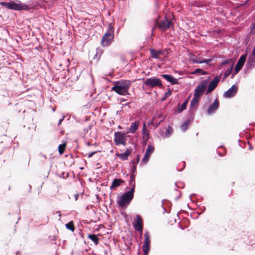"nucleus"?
I'll list each match as a JSON object with an SVG mask.
<instances>
[{
  "mask_svg": "<svg viewBox=\"0 0 255 255\" xmlns=\"http://www.w3.org/2000/svg\"><path fill=\"white\" fill-rule=\"evenodd\" d=\"M129 104V103H126L124 105V106L128 105Z\"/></svg>",
  "mask_w": 255,
  "mask_h": 255,
  "instance_id": "53",
  "label": "nucleus"
},
{
  "mask_svg": "<svg viewBox=\"0 0 255 255\" xmlns=\"http://www.w3.org/2000/svg\"><path fill=\"white\" fill-rule=\"evenodd\" d=\"M175 190H176V191H178V190L175 189ZM179 195L178 196H177V197L176 198V200H178V199H179V198H180V197H181V192H180V191H179Z\"/></svg>",
  "mask_w": 255,
  "mask_h": 255,
  "instance_id": "45",
  "label": "nucleus"
},
{
  "mask_svg": "<svg viewBox=\"0 0 255 255\" xmlns=\"http://www.w3.org/2000/svg\"><path fill=\"white\" fill-rule=\"evenodd\" d=\"M172 94V92L170 89H168V91L166 92L164 94L165 98H168Z\"/></svg>",
  "mask_w": 255,
  "mask_h": 255,
  "instance_id": "40",
  "label": "nucleus"
},
{
  "mask_svg": "<svg viewBox=\"0 0 255 255\" xmlns=\"http://www.w3.org/2000/svg\"><path fill=\"white\" fill-rule=\"evenodd\" d=\"M187 104L188 100H185L181 106L178 105V110L179 111V113L182 112L186 109Z\"/></svg>",
  "mask_w": 255,
  "mask_h": 255,
  "instance_id": "27",
  "label": "nucleus"
},
{
  "mask_svg": "<svg viewBox=\"0 0 255 255\" xmlns=\"http://www.w3.org/2000/svg\"><path fill=\"white\" fill-rule=\"evenodd\" d=\"M219 155L220 156H223V154H222L221 153H219Z\"/></svg>",
  "mask_w": 255,
  "mask_h": 255,
  "instance_id": "52",
  "label": "nucleus"
},
{
  "mask_svg": "<svg viewBox=\"0 0 255 255\" xmlns=\"http://www.w3.org/2000/svg\"><path fill=\"white\" fill-rule=\"evenodd\" d=\"M130 85V82L129 81L121 80L116 82L112 89L120 95H126L128 94V89Z\"/></svg>",
  "mask_w": 255,
  "mask_h": 255,
  "instance_id": "1",
  "label": "nucleus"
},
{
  "mask_svg": "<svg viewBox=\"0 0 255 255\" xmlns=\"http://www.w3.org/2000/svg\"><path fill=\"white\" fill-rule=\"evenodd\" d=\"M130 171L132 173V174L130 176H135L136 174V167L135 165H132L131 167Z\"/></svg>",
  "mask_w": 255,
  "mask_h": 255,
  "instance_id": "34",
  "label": "nucleus"
},
{
  "mask_svg": "<svg viewBox=\"0 0 255 255\" xmlns=\"http://www.w3.org/2000/svg\"><path fill=\"white\" fill-rule=\"evenodd\" d=\"M158 118H160V115H158Z\"/></svg>",
  "mask_w": 255,
  "mask_h": 255,
  "instance_id": "60",
  "label": "nucleus"
},
{
  "mask_svg": "<svg viewBox=\"0 0 255 255\" xmlns=\"http://www.w3.org/2000/svg\"><path fill=\"white\" fill-rule=\"evenodd\" d=\"M139 155H136V158L135 160L131 161V162L132 163V165H136V164L139 162Z\"/></svg>",
  "mask_w": 255,
  "mask_h": 255,
  "instance_id": "37",
  "label": "nucleus"
},
{
  "mask_svg": "<svg viewBox=\"0 0 255 255\" xmlns=\"http://www.w3.org/2000/svg\"><path fill=\"white\" fill-rule=\"evenodd\" d=\"M206 73H207V72L206 71H204L200 68H197L194 71H193L192 72V74H200L202 75H205V74H206Z\"/></svg>",
  "mask_w": 255,
  "mask_h": 255,
  "instance_id": "30",
  "label": "nucleus"
},
{
  "mask_svg": "<svg viewBox=\"0 0 255 255\" xmlns=\"http://www.w3.org/2000/svg\"><path fill=\"white\" fill-rule=\"evenodd\" d=\"M135 183V177L133 176H129V185Z\"/></svg>",
  "mask_w": 255,
  "mask_h": 255,
  "instance_id": "38",
  "label": "nucleus"
},
{
  "mask_svg": "<svg viewBox=\"0 0 255 255\" xmlns=\"http://www.w3.org/2000/svg\"><path fill=\"white\" fill-rule=\"evenodd\" d=\"M133 195L128 191L123 193L118 200L117 203L121 207H127L133 199Z\"/></svg>",
  "mask_w": 255,
  "mask_h": 255,
  "instance_id": "2",
  "label": "nucleus"
},
{
  "mask_svg": "<svg viewBox=\"0 0 255 255\" xmlns=\"http://www.w3.org/2000/svg\"><path fill=\"white\" fill-rule=\"evenodd\" d=\"M233 64H232L231 65V66H230V68L227 69V70H226V71L225 72V74H224V78H226L227 77H228L229 76V75L231 74V71H232V69H233Z\"/></svg>",
  "mask_w": 255,
  "mask_h": 255,
  "instance_id": "33",
  "label": "nucleus"
},
{
  "mask_svg": "<svg viewBox=\"0 0 255 255\" xmlns=\"http://www.w3.org/2000/svg\"><path fill=\"white\" fill-rule=\"evenodd\" d=\"M114 28H113V26L112 25V24L111 23H109L108 25L107 31L105 33V34H107V35L108 34V35H111L114 36Z\"/></svg>",
  "mask_w": 255,
  "mask_h": 255,
  "instance_id": "26",
  "label": "nucleus"
},
{
  "mask_svg": "<svg viewBox=\"0 0 255 255\" xmlns=\"http://www.w3.org/2000/svg\"><path fill=\"white\" fill-rule=\"evenodd\" d=\"M175 186H176L177 187L180 188V187L177 185V183H175Z\"/></svg>",
  "mask_w": 255,
  "mask_h": 255,
  "instance_id": "54",
  "label": "nucleus"
},
{
  "mask_svg": "<svg viewBox=\"0 0 255 255\" xmlns=\"http://www.w3.org/2000/svg\"><path fill=\"white\" fill-rule=\"evenodd\" d=\"M40 156H41V157H42L44 158L45 159H46V155H45L43 154H42V153H40Z\"/></svg>",
  "mask_w": 255,
  "mask_h": 255,
  "instance_id": "48",
  "label": "nucleus"
},
{
  "mask_svg": "<svg viewBox=\"0 0 255 255\" xmlns=\"http://www.w3.org/2000/svg\"><path fill=\"white\" fill-rule=\"evenodd\" d=\"M230 62H231V59H226L222 61V62L221 64V65L224 66V65H226L227 64L230 63Z\"/></svg>",
  "mask_w": 255,
  "mask_h": 255,
  "instance_id": "41",
  "label": "nucleus"
},
{
  "mask_svg": "<svg viewBox=\"0 0 255 255\" xmlns=\"http://www.w3.org/2000/svg\"><path fill=\"white\" fill-rule=\"evenodd\" d=\"M144 242L143 245V251L145 255H147L148 251H149L150 241L148 235V233L146 232L144 235Z\"/></svg>",
  "mask_w": 255,
  "mask_h": 255,
  "instance_id": "9",
  "label": "nucleus"
},
{
  "mask_svg": "<svg viewBox=\"0 0 255 255\" xmlns=\"http://www.w3.org/2000/svg\"><path fill=\"white\" fill-rule=\"evenodd\" d=\"M64 117H63L62 118L60 119L59 120V122H58V125H60L61 123V122L63 121L64 120Z\"/></svg>",
  "mask_w": 255,
  "mask_h": 255,
  "instance_id": "46",
  "label": "nucleus"
},
{
  "mask_svg": "<svg viewBox=\"0 0 255 255\" xmlns=\"http://www.w3.org/2000/svg\"><path fill=\"white\" fill-rule=\"evenodd\" d=\"M87 145H91V144H90L89 142H87Z\"/></svg>",
  "mask_w": 255,
  "mask_h": 255,
  "instance_id": "57",
  "label": "nucleus"
},
{
  "mask_svg": "<svg viewBox=\"0 0 255 255\" xmlns=\"http://www.w3.org/2000/svg\"><path fill=\"white\" fill-rule=\"evenodd\" d=\"M154 150V147L152 145L148 144L147 145L143 158L142 159V162L146 163L148 161L151 154L153 152Z\"/></svg>",
  "mask_w": 255,
  "mask_h": 255,
  "instance_id": "11",
  "label": "nucleus"
},
{
  "mask_svg": "<svg viewBox=\"0 0 255 255\" xmlns=\"http://www.w3.org/2000/svg\"><path fill=\"white\" fill-rule=\"evenodd\" d=\"M127 138L126 134L121 131L116 132L114 134V141L116 145H126Z\"/></svg>",
  "mask_w": 255,
  "mask_h": 255,
  "instance_id": "5",
  "label": "nucleus"
},
{
  "mask_svg": "<svg viewBox=\"0 0 255 255\" xmlns=\"http://www.w3.org/2000/svg\"><path fill=\"white\" fill-rule=\"evenodd\" d=\"M124 181L121 179H114L110 187L111 188L119 187L121 183H124Z\"/></svg>",
  "mask_w": 255,
  "mask_h": 255,
  "instance_id": "23",
  "label": "nucleus"
},
{
  "mask_svg": "<svg viewBox=\"0 0 255 255\" xmlns=\"http://www.w3.org/2000/svg\"><path fill=\"white\" fill-rule=\"evenodd\" d=\"M238 87L235 85H233L231 88L226 91L224 94V96L226 98H231L234 96L237 93Z\"/></svg>",
  "mask_w": 255,
  "mask_h": 255,
  "instance_id": "13",
  "label": "nucleus"
},
{
  "mask_svg": "<svg viewBox=\"0 0 255 255\" xmlns=\"http://www.w3.org/2000/svg\"><path fill=\"white\" fill-rule=\"evenodd\" d=\"M172 133H173V128L171 127L168 126V127L166 129V130L165 131L164 136L166 138H168L171 136V135L172 134Z\"/></svg>",
  "mask_w": 255,
  "mask_h": 255,
  "instance_id": "28",
  "label": "nucleus"
},
{
  "mask_svg": "<svg viewBox=\"0 0 255 255\" xmlns=\"http://www.w3.org/2000/svg\"><path fill=\"white\" fill-rule=\"evenodd\" d=\"M166 98H165V96H164V97L162 99V100H164Z\"/></svg>",
  "mask_w": 255,
  "mask_h": 255,
  "instance_id": "55",
  "label": "nucleus"
},
{
  "mask_svg": "<svg viewBox=\"0 0 255 255\" xmlns=\"http://www.w3.org/2000/svg\"><path fill=\"white\" fill-rule=\"evenodd\" d=\"M151 57L154 59H158L159 56L163 54L162 50H156L154 49H149Z\"/></svg>",
  "mask_w": 255,
  "mask_h": 255,
  "instance_id": "20",
  "label": "nucleus"
},
{
  "mask_svg": "<svg viewBox=\"0 0 255 255\" xmlns=\"http://www.w3.org/2000/svg\"><path fill=\"white\" fill-rule=\"evenodd\" d=\"M19 3H15L13 1L9 2V9L14 10H26L28 9V6L24 4H22L20 1Z\"/></svg>",
  "mask_w": 255,
  "mask_h": 255,
  "instance_id": "7",
  "label": "nucleus"
},
{
  "mask_svg": "<svg viewBox=\"0 0 255 255\" xmlns=\"http://www.w3.org/2000/svg\"><path fill=\"white\" fill-rule=\"evenodd\" d=\"M149 138V131L146 129V125L144 123L143 125V128L142 130V140H148Z\"/></svg>",
  "mask_w": 255,
  "mask_h": 255,
  "instance_id": "22",
  "label": "nucleus"
},
{
  "mask_svg": "<svg viewBox=\"0 0 255 255\" xmlns=\"http://www.w3.org/2000/svg\"><path fill=\"white\" fill-rule=\"evenodd\" d=\"M139 125V121H135L133 123H132L130 126V127L128 129V132L131 133H134L138 128V127Z\"/></svg>",
  "mask_w": 255,
  "mask_h": 255,
  "instance_id": "21",
  "label": "nucleus"
},
{
  "mask_svg": "<svg viewBox=\"0 0 255 255\" xmlns=\"http://www.w3.org/2000/svg\"><path fill=\"white\" fill-rule=\"evenodd\" d=\"M161 76L167 81L170 83L172 85L178 84V80L175 78L171 75L168 74H163Z\"/></svg>",
  "mask_w": 255,
  "mask_h": 255,
  "instance_id": "16",
  "label": "nucleus"
},
{
  "mask_svg": "<svg viewBox=\"0 0 255 255\" xmlns=\"http://www.w3.org/2000/svg\"><path fill=\"white\" fill-rule=\"evenodd\" d=\"M156 117H155V116L153 118V119L152 121L151 122V123H150V124H153V122H154V121L155 120V119H156Z\"/></svg>",
  "mask_w": 255,
  "mask_h": 255,
  "instance_id": "50",
  "label": "nucleus"
},
{
  "mask_svg": "<svg viewBox=\"0 0 255 255\" xmlns=\"http://www.w3.org/2000/svg\"><path fill=\"white\" fill-rule=\"evenodd\" d=\"M143 84L146 86L151 88H153L156 86H158L159 88H162L163 86L160 79L155 77L147 78L143 81Z\"/></svg>",
  "mask_w": 255,
  "mask_h": 255,
  "instance_id": "3",
  "label": "nucleus"
},
{
  "mask_svg": "<svg viewBox=\"0 0 255 255\" xmlns=\"http://www.w3.org/2000/svg\"><path fill=\"white\" fill-rule=\"evenodd\" d=\"M65 146H66L65 143L61 144L59 145L58 151L60 155H62L64 153V151L65 148Z\"/></svg>",
  "mask_w": 255,
  "mask_h": 255,
  "instance_id": "32",
  "label": "nucleus"
},
{
  "mask_svg": "<svg viewBox=\"0 0 255 255\" xmlns=\"http://www.w3.org/2000/svg\"><path fill=\"white\" fill-rule=\"evenodd\" d=\"M190 123V120L187 119L185 122L182 123L180 126V129L183 132H185L188 129V126Z\"/></svg>",
  "mask_w": 255,
  "mask_h": 255,
  "instance_id": "24",
  "label": "nucleus"
},
{
  "mask_svg": "<svg viewBox=\"0 0 255 255\" xmlns=\"http://www.w3.org/2000/svg\"><path fill=\"white\" fill-rule=\"evenodd\" d=\"M88 238L92 241L95 245H97L99 244V239L97 236L95 234H89Z\"/></svg>",
  "mask_w": 255,
  "mask_h": 255,
  "instance_id": "25",
  "label": "nucleus"
},
{
  "mask_svg": "<svg viewBox=\"0 0 255 255\" xmlns=\"http://www.w3.org/2000/svg\"><path fill=\"white\" fill-rule=\"evenodd\" d=\"M247 58V54H244L241 56L239 59L237 63L235 66V70L236 71V74L243 67L244 63L246 61Z\"/></svg>",
  "mask_w": 255,
  "mask_h": 255,
  "instance_id": "12",
  "label": "nucleus"
},
{
  "mask_svg": "<svg viewBox=\"0 0 255 255\" xmlns=\"http://www.w3.org/2000/svg\"><path fill=\"white\" fill-rule=\"evenodd\" d=\"M221 76H216L214 79L210 83L208 89L206 92V94L208 95L211 93L217 87L218 84L221 80Z\"/></svg>",
  "mask_w": 255,
  "mask_h": 255,
  "instance_id": "6",
  "label": "nucleus"
},
{
  "mask_svg": "<svg viewBox=\"0 0 255 255\" xmlns=\"http://www.w3.org/2000/svg\"><path fill=\"white\" fill-rule=\"evenodd\" d=\"M219 107V102L218 99H216L214 102L211 104L207 109V113L209 115H211L216 113Z\"/></svg>",
  "mask_w": 255,
  "mask_h": 255,
  "instance_id": "10",
  "label": "nucleus"
},
{
  "mask_svg": "<svg viewBox=\"0 0 255 255\" xmlns=\"http://www.w3.org/2000/svg\"><path fill=\"white\" fill-rule=\"evenodd\" d=\"M119 128H121V127L120 126L119 127Z\"/></svg>",
  "mask_w": 255,
  "mask_h": 255,
  "instance_id": "61",
  "label": "nucleus"
},
{
  "mask_svg": "<svg viewBox=\"0 0 255 255\" xmlns=\"http://www.w3.org/2000/svg\"><path fill=\"white\" fill-rule=\"evenodd\" d=\"M131 150L130 149H127L126 151L122 154H117V156L119 157L122 160L125 161L128 159V156L130 154Z\"/></svg>",
  "mask_w": 255,
  "mask_h": 255,
  "instance_id": "19",
  "label": "nucleus"
},
{
  "mask_svg": "<svg viewBox=\"0 0 255 255\" xmlns=\"http://www.w3.org/2000/svg\"><path fill=\"white\" fill-rule=\"evenodd\" d=\"M129 186H130V189L129 191H128V192L134 195L135 183L129 185Z\"/></svg>",
  "mask_w": 255,
  "mask_h": 255,
  "instance_id": "36",
  "label": "nucleus"
},
{
  "mask_svg": "<svg viewBox=\"0 0 255 255\" xmlns=\"http://www.w3.org/2000/svg\"><path fill=\"white\" fill-rule=\"evenodd\" d=\"M191 61L194 63H200L201 57H198L196 56H193L190 58Z\"/></svg>",
  "mask_w": 255,
  "mask_h": 255,
  "instance_id": "29",
  "label": "nucleus"
},
{
  "mask_svg": "<svg viewBox=\"0 0 255 255\" xmlns=\"http://www.w3.org/2000/svg\"><path fill=\"white\" fill-rule=\"evenodd\" d=\"M183 168L178 170L179 171H181L183 170V169L184 168V167H185V161L183 162Z\"/></svg>",
  "mask_w": 255,
  "mask_h": 255,
  "instance_id": "47",
  "label": "nucleus"
},
{
  "mask_svg": "<svg viewBox=\"0 0 255 255\" xmlns=\"http://www.w3.org/2000/svg\"><path fill=\"white\" fill-rule=\"evenodd\" d=\"M132 225L136 231L142 233L143 231L142 220L139 215L136 216V221L133 222Z\"/></svg>",
  "mask_w": 255,
  "mask_h": 255,
  "instance_id": "8",
  "label": "nucleus"
},
{
  "mask_svg": "<svg viewBox=\"0 0 255 255\" xmlns=\"http://www.w3.org/2000/svg\"><path fill=\"white\" fill-rule=\"evenodd\" d=\"M78 197V194L76 195H75L76 200H77Z\"/></svg>",
  "mask_w": 255,
  "mask_h": 255,
  "instance_id": "51",
  "label": "nucleus"
},
{
  "mask_svg": "<svg viewBox=\"0 0 255 255\" xmlns=\"http://www.w3.org/2000/svg\"><path fill=\"white\" fill-rule=\"evenodd\" d=\"M121 101H125L126 100L125 99H122Z\"/></svg>",
  "mask_w": 255,
  "mask_h": 255,
  "instance_id": "58",
  "label": "nucleus"
},
{
  "mask_svg": "<svg viewBox=\"0 0 255 255\" xmlns=\"http://www.w3.org/2000/svg\"><path fill=\"white\" fill-rule=\"evenodd\" d=\"M255 65V59L250 58L248 60L246 64L245 70L246 71H248L253 69Z\"/></svg>",
  "mask_w": 255,
  "mask_h": 255,
  "instance_id": "17",
  "label": "nucleus"
},
{
  "mask_svg": "<svg viewBox=\"0 0 255 255\" xmlns=\"http://www.w3.org/2000/svg\"><path fill=\"white\" fill-rule=\"evenodd\" d=\"M191 196V195L190 196V201H191L192 202H193V200H192Z\"/></svg>",
  "mask_w": 255,
  "mask_h": 255,
  "instance_id": "56",
  "label": "nucleus"
},
{
  "mask_svg": "<svg viewBox=\"0 0 255 255\" xmlns=\"http://www.w3.org/2000/svg\"><path fill=\"white\" fill-rule=\"evenodd\" d=\"M143 140V142H142L143 145H146L147 143V140H146V141L144 140Z\"/></svg>",
  "mask_w": 255,
  "mask_h": 255,
  "instance_id": "49",
  "label": "nucleus"
},
{
  "mask_svg": "<svg viewBox=\"0 0 255 255\" xmlns=\"http://www.w3.org/2000/svg\"><path fill=\"white\" fill-rule=\"evenodd\" d=\"M199 97H197L194 96L193 99H192L190 105V110L191 111H193L196 110V107L199 103Z\"/></svg>",
  "mask_w": 255,
  "mask_h": 255,
  "instance_id": "18",
  "label": "nucleus"
},
{
  "mask_svg": "<svg viewBox=\"0 0 255 255\" xmlns=\"http://www.w3.org/2000/svg\"><path fill=\"white\" fill-rule=\"evenodd\" d=\"M97 152H98L97 151H95L93 152H89V153H87L88 157L89 158H90V157H92L93 155H94L95 154H96Z\"/></svg>",
  "mask_w": 255,
  "mask_h": 255,
  "instance_id": "43",
  "label": "nucleus"
},
{
  "mask_svg": "<svg viewBox=\"0 0 255 255\" xmlns=\"http://www.w3.org/2000/svg\"><path fill=\"white\" fill-rule=\"evenodd\" d=\"M208 84L207 79L200 82L194 90V96L200 98L204 94Z\"/></svg>",
  "mask_w": 255,
  "mask_h": 255,
  "instance_id": "4",
  "label": "nucleus"
},
{
  "mask_svg": "<svg viewBox=\"0 0 255 255\" xmlns=\"http://www.w3.org/2000/svg\"><path fill=\"white\" fill-rule=\"evenodd\" d=\"M0 5L1 6H5L7 9H8L9 5V2H4V1H1V2H0Z\"/></svg>",
  "mask_w": 255,
  "mask_h": 255,
  "instance_id": "39",
  "label": "nucleus"
},
{
  "mask_svg": "<svg viewBox=\"0 0 255 255\" xmlns=\"http://www.w3.org/2000/svg\"><path fill=\"white\" fill-rule=\"evenodd\" d=\"M250 34L254 35L255 34V24L254 23H252L251 25V30L250 32Z\"/></svg>",
  "mask_w": 255,
  "mask_h": 255,
  "instance_id": "35",
  "label": "nucleus"
},
{
  "mask_svg": "<svg viewBox=\"0 0 255 255\" xmlns=\"http://www.w3.org/2000/svg\"><path fill=\"white\" fill-rule=\"evenodd\" d=\"M211 61V59H203L202 58H201V60L200 61V64H202V63H207V64H208L209 62Z\"/></svg>",
  "mask_w": 255,
  "mask_h": 255,
  "instance_id": "42",
  "label": "nucleus"
},
{
  "mask_svg": "<svg viewBox=\"0 0 255 255\" xmlns=\"http://www.w3.org/2000/svg\"><path fill=\"white\" fill-rule=\"evenodd\" d=\"M164 121V118H162L160 119V120L159 121V122L155 123V127H157L160 125V123Z\"/></svg>",
  "mask_w": 255,
  "mask_h": 255,
  "instance_id": "44",
  "label": "nucleus"
},
{
  "mask_svg": "<svg viewBox=\"0 0 255 255\" xmlns=\"http://www.w3.org/2000/svg\"><path fill=\"white\" fill-rule=\"evenodd\" d=\"M65 226L67 229L69 230L72 232H73L75 230V227L74 226L73 221H71L68 223L66 224Z\"/></svg>",
  "mask_w": 255,
  "mask_h": 255,
  "instance_id": "31",
  "label": "nucleus"
},
{
  "mask_svg": "<svg viewBox=\"0 0 255 255\" xmlns=\"http://www.w3.org/2000/svg\"><path fill=\"white\" fill-rule=\"evenodd\" d=\"M114 37V36L111 35H108V34H104L101 40V44L103 46H107L110 45L113 40Z\"/></svg>",
  "mask_w": 255,
  "mask_h": 255,
  "instance_id": "15",
  "label": "nucleus"
},
{
  "mask_svg": "<svg viewBox=\"0 0 255 255\" xmlns=\"http://www.w3.org/2000/svg\"><path fill=\"white\" fill-rule=\"evenodd\" d=\"M171 23L170 21L165 18L159 22V28L162 31H165L170 27Z\"/></svg>",
  "mask_w": 255,
  "mask_h": 255,
  "instance_id": "14",
  "label": "nucleus"
},
{
  "mask_svg": "<svg viewBox=\"0 0 255 255\" xmlns=\"http://www.w3.org/2000/svg\"><path fill=\"white\" fill-rule=\"evenodd\" d=\"M68 62L69 63V62H70L69 59H68Z\"/></svg>",
  "mask_w": 255,
  "mask_h": 255,
  "instance_id": "59",
  "label": "nucleus"
}]
</instances>
